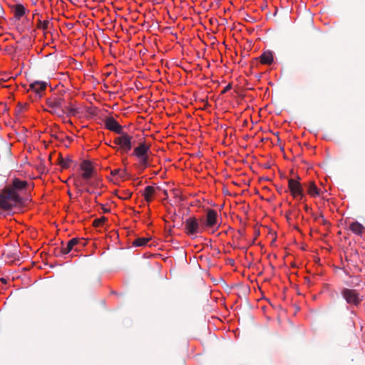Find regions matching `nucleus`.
<instances>
[{"instance_id": "obj_24", "label": "nucleus", "mask_w": 365, "mask_h": 365, "mask_svg": "<svg viewBox=\"0 0 365 365\" xmlns=\"http://www.w3.org/2000/svg\"><path fill=\"white\" fill-rule=\"evenodd\" d=\"M314 220L323 225H326L327 223V221L324 219L322 214H319L318 216L314 217Z\"/></svg>"}, {"instance_id": "obj_29", "label": "nucleus", "mask_w": 365, "mask_h": 365, "mask_svg": "<svg viewBox=\"0 0 365 365\" xmlns=\"http://www.w3.org/2000/svg\"><path fill=\"white\" fill-rule=\"evenodd\" d=\"M0 282H2L3 284H6L7 283V280L4 278H1L0 279Z\"/></svg>"}, {"instance_id": "obj_32", "label": "nucleus", "mask_w": 365, "mask_h": 365, "mask_svg": "<svg viewBox=\"0 0 365 365\" xmlns=\"http://www.w3.org/2000/svg\"><path fill=\"white\" fill-rule=\"evenodd\" d=\"M304 210L306 212H308L309 210V207L307 205H305V206H304Z\"/></svg>"}, {"instance_id": "obj_9", "label": "nucleus", "mask_w": 365, "mask_h": 365, "mask_svg": "<svg viewBox=\"0 0 365 365\" xmlns=\"http://www.w3.org/2000/svg\"><path fill=\"white\" fill-rule=\"evenodd\" d=\"M105 127L115 133H121L123 126L120 125L113 117H108L105 120Z\"/></svg>"}, {"instance_id": "obj_27", "label": "nucleus", "mask_w": 365, "mask_h": 365, "mask_svg": "<svg viewBox=\"0 0 365 365\" xmlns=\"http://www.w3.org/2000/svg\"><path fill=\"white\" fill-rule=\"evenodd\" d=\"M248 123H249L248 120L247 119H245L242 121V126L243 127H247L248 126Z\"/></svg>"}, {"instance_id": "obj_34", "label": "nucleus", "mask_w": 365, "mask_h": 365, "mask_svg": "<svg viewBox=\"0 0 365 365\" xmlns=\"http://www.w3.org/2000/svg\"><path fill=\"white\" fill-rule=\"evenodd\" d=\"M62 116H63V121H64V122H66V117H68V115H66V116H65V115H62Z\"/></svg>"}, {"instance_id": "obj_12", "label": "nucleus", "mask_w": 365, "mask_h": 365, "mask_svg": "<svg viewBox=\"0 0 365 365\" xmlns=\"http://www.w3.org/2000/svg\"><path fill=\"white\" fill-rule=\"evenodd\" d=\"M160 187L147 186L145 187L143 192V196L147 202H150L153 200V197L157 192L160 190Z\"/></svg>"}, {"instance_id": "obj_33", "label": "nucleus", "mask_w": 365, "mask_h": 365, "mask_svg": "<svg viewBox=\"0 0 365 365\" xmlns=\"http://www.w3.org/2000/svg\"><path fill=\"white\" fill-rule=\"evenodd\" d=\"M163 192H164V195L167 197L168 196L167 190H164Z\"/></svg>"}, {"instance_id": "obj_13", "label": "nucleus", "mask_w": 365, "mask_h": 365, "mask_svg": "<svg viewBox=\"0 0 365 365\" xmlns=\"http://www.w3.org/2000/svg\"><path fill=\"white\" fill-rule=\"evenodd\" d=\"M365 227L359 222H353L349 225V230L356 235H360L364 232Z\"/></svg>"}, {"instance_id": "obj_37", "label": "nucleus", "mask_w": 365, "mask_h": 365, "mask_svg": "<svg viewBox=\"0 0 365 365\" xmlns=\"http://www.w3.org/2000/svg\"><path fill=\"white\" fill-rule=\"evenodd\" d=\"M71 110L72 112H76V109H75V108H72Z\"/></svg>"}, {"instance_id": "obj_22", "label": "nucleus", "mask_w": 365, "mask_h": 365, "mask_svg": "<svg viewBox=\"0 0 365 365\" xmlns=\"http://www.w3.org/2000/svg\"><path fill=\"white\" fill-rule=\"evenodd\" d=\"M111 175H118L120 178H124L127 175V173L125 172V170H121L120 169H115L111 171Z\"/></svg>"}, {"instance_id": "obj_31", "label": "nucleus", "mask_w": 365, "mask_h": 365, "mask_svg": "<svg viewBox=\"0 0 365 365\" xmlns=\"http://www.w3.org/2000/svg\"><path fill=\"white\" fill-rule=\"evenodd\" d=\"M84 190H85L86 192L90 193V194H91V193H93V191H91V190L90 189H88V188H86V189H85Z\"/></svg>"}, {"instance_id": "obj_25", "label": "nucleus", "mask_w": 365, "mask_h": 365, "mask_svg": "<svg viewBox=\"0 0 365 365\" xmlns=\"http://www.w3.org/2000/svg\"><path fill=\"white\" fill-rule=\"evenodd\" d=\"M231 88H232V85L230 83L223 89V91H222V93H226L227 91H228Z\"/></svg>"}, {"instance_id": "obj_36", "label": "nucleus", "mask_w": 365, "mask_h": 365, "mask_svg": "<svg viewBox=\"0 0 365 365\" xmlns=\"http://www.w3.org/2000/svg\"><path fill=\"white\" fill-rule=\"evenodd\" d=\"M131 196V194L130 193L128 197H124V199H127Z\"/></svg>"}, {"instance_id": "obj_2", "label": "nucleus", "mask_w": 365, "mask_h": 365, "mask_svg": "<svg viewBox=\"0 0 365 365\" xmlns=\"http://www.w3.org/2000/svg\"><path fill=\"white\" fill-rule=\"evenodd\" d=\"M61 244L62 247L61 248H55L54 250V254L56 256L66 255L72 250L78 251L86 245V242L78 238H73L70 240L66 246H64L63 242H62Z\"/></svg>"}, {"instance_id": "obj_8", "label": "nucleus", "mask_w": 365, "mask_h": 365, "mask_svg": "<svg viewBox=\"0 0 365 365\" xmlns=\"http://www.w3.org/2000/svg\"><path fill=\"white\" fill-rule=\"evenodd\" d=\"M289 189L294 197L298 196L302 199L304 196L301 183L294 179H289L288 181Z\"/></svg>"}, {"instance_id": "obj_21", "label": "nucleus", "mask_w": 365, "mask_h": 365, "mask_svg": "<svg viewBox=\"0 0 365 365\" xmlns=\"http://www.w3.org/2000/svg\"><path fill=\"white\" fill-rule=\"evenodd\" d=\"M107 220L106 217H101L100 218L96 219L93 222V225L96 227H98L103 225V224Z\"/></svg>"}, {"instance_id": "obj_10", "label": "nucleus", "mask_w": 365, "mask_h": 365, "mask_svg": "<svg viewBox=\"0 0 365 365\" xmlns=\"http://www.w3.org/2000/svg\"><path fill=\"white\" fill-rule=\"evenodd\" d=\"M81 169L83 171L82 178L84 180H88L92 176L93 167L90 161L83 160L81 164Z\"/></svg>"}, {"instance_id": "obj_28", "label": "nucleus", "mask_w": 365, "mask_h": 365, "mask_svg": "<svg viewBox=\"0 0 365 365\" xmlns=\"http://www.w3.org/2000/svg\"><path fill=\"white\" fill-rule=\"evenodd\" d=\"M253 115H250V120L252 122V123H257L258 122V120L256 119L255 120L253 118H252Z\"/></svg>"}, {"instance_id": "obj_15", "label": "nucleus", "mask_w": 365, "mask_h": 365, "mask_svg": "<svg viewBox=\"0 0 365 365\" xmlns=\"http://www.w3.org/2000/svg\"><path fill=\"white\" fill-rule=\"evenodd\" d=\"M307 192L312 197H317L319 195V190L314 182H309L307 185Z\"/></svg>"}, {"instance_id": "obj_20", "label": "nucleus", "mask_w": 365, "mask_h": 365, "mask_svg": "<svg viewBox=\"0 0 365 365\" xmlns=\"http://www.w3.org/2000/svg\"><path fill=\"white\" fill-rule=\"evenodd\" d=\"M62 101L61 98H53L48 101V104L51 107H59L61 106Z\"/></svg>"}, {"instance_id": "obj_14", "label": "nucleus", "mask_w": 365, "mask_h": 365, "mask_svg": "<svg viewBox=\"0 0 365 365\" xmlns=\"http://www.w3.org/2000/svg\"><path fill=\"white\" fill-rule=\"evenodd\" d=\"M58 155V164L61 165L62 169L68 168L71 163H73L70 156H67L66 158H63L61 154H59Z\"/></svg>"}, {"instance_id": "obj_38", "label": "nucleus", "mask_w": 365, "mask_h": 365, "mask_svg": "<svg viewBox=\"0 0 365 365\" xmlns=\"http://www.w3.org/2000/svg\"><path fill=\"white\" fill-rule=\"evenodd\" d=\"M83 190L78 189V192H81H81H83Z\"/></svg>"}, {"instance_id": "obj_18", "label": "nucleus", "mask_w": 365, "mask_h": 365, "mask_svg": "<svg viewBox=\"0 0 365 365\" xmlns=\"http://www.w3.org/2000/svg\"><path fill=\"white\" fill-rule=\"evenodd\" d=\"M149 237H138L133 240V245L135 247L145 246L149 241Z\"/></svg>"}, {"instance_id": "obj_4", "label": "nucleus", "mask_w": 365, "mask_h": 365, "mask_svg": "<svg viewBox=\"0 0 365 365\" xmlns=\"http://www.w3.org/2000/svg\"><path fill=\"white\" fill-rule=\"evenodd\" d=\"M203 229V227L200 226L197 219L195 217H190L185 222V232L189 236L201 233Z\"/></svg>"}, {"instance_id": "obj_1", "label": "nucleus", "mask_w": 365, "mask_h": 365, "mask_svg": "<svg viewBox=\"0 0 365 365\" xmlns=\"http://www.w3.org/2000/svg\"><path fill=\"white\" fill-rule=\"evenodd\" d=\"M28 185L26 180L14 178L11 183L6 185L0 192V209L11 210L14 207L24 203L19 192L25 190Z\"/></svg>"}, {"instance_id": "obj_30", "label": "nucleus", "mask_w": 365, "mask_h": 365, "mask_svg": "<svg viewBox=\"0 0 365 365\" xmlns=\"http://www.w3.org/2000/svg\"><path fill=\"white\" fill-rule=\"evenodd\" d=\"M101 206L102 207V208L103 210V212H108L110 211L108 209L104 208L103 205H101Z\"/></svg>"}, {"instance_id": "obj_23", "label": "nucleus", "mask_w": 365, "mask_h": 365, "mask_svg": "<svg viewBox=\"0 0 365 365\" xmlns=\"http://www.w3.org/2000/svg\"><path fill=\"white\" fill-rule=\"evenodd\" d=\"M28 111V106L27 104H21L19 103L17 106V112L18 113H23Z\"/></svg>"}, {"instance_id": "obj_39", "label": "nucleus", "mask_w": 365, "mask_h": 365, "mask_svg": "<svg viewBox=\"0 0 365 365\" xmlns=\"http://www.w3.org/2000/svg\"><path fill=\"white\" fill-rule=\"evenodd\" d=\"M75 185H76V187H78V183H77V182H75Z\"/></svg>"}, {"instance_id": "obj_6", "label": "nucleus", "mask_w": 365, "mask_h": 365, "mask_svg": "<svg viewBox=\"0 0 365 365\" xmlns=\"http://www.w3.org/2000/svg\"><path fill=\"white\" fill-rule=\"evenodd\" d=\"M150 150V146L145 143H140L139 145L134 149L133 154L140 159V163L145 167L148 166L147 153Z\"/></svg>"}, {"instance_id": "obj_19", "label": "nucleus", "mask_w": 365, "mask_h": 365, "mask_svg": "<svg viewBox=\"0 0 365 365\" xmlns=\"http://www.w3.org/2000/svg\"><path fill=\"white\" fill-rule=\"evenodd\" d=\"M51 25L49 20H45V21H41L38 20V28L41 29L43 31H46L50 28V26Z\"/></svg>"}, {"instance_id": "obj_26", "label": "nucleus", "mask_w": 365, "mask_h": 365, "mask_svg": "<svg viewBox=\"0 0 365 365\" xmlns=\"http://www.w3.org/2000/svg\"><path fill=\"white\" fill-rule=\"evenodd\" d=\"M1 106L3 108V110H2L3 113L9 111V108L6 104H1Z\"/></svg>"}, {"instance_id": "obj_3", "label": "nucleus", "mask_w": 365, "mask_h": 365, "mask_svg": "<svg viewBox=\"0 0 365 365\" xmlns=\"http://www.w3.org/2000/svg\"><path fill=\"white\" fill-rule=\"evenodd\" d=\"M120 135V136L116 137L113 140V143L116 145H119L120 149L124 152L128 153L130 151L132 148L133 143H132V139L133 137L129 135L127 133L124 132L123 130H122L121 133H118Z\"/></svg>"}, {"instance_id": "obj_7", "label": "nucleus", "mask_w": 365, "mask_h": 365, "mask_svg": "<svg viewBox=\"0 0 365 365\" xmlns=\"http://www.w3.org/2000/svg\"><path fill=\"white\" fill-rule=\"evenodd\" d=\"M46 81H35L29 85L28 92L32 91L35 93V97L40 98L47 87Z\"/></svg>"}, {"instance_id": "obj_17", "label": "nucleus", "mask_w": 365, "mask_h": 365, "mask_svg": "<svg viewBox=\"0 0 365 365\" xmlns=\"http://www.w3.org/2000/svg\"><path fill=\"white\" fill-rule=\"evenodd\" d=\"M25 13H26V9L23 4H18L15 6L14 14H15L16 18L19 19L21 17H22L25 14Z\"/></svg>"}, {"instance_id": "obj_5", "label": "nucleus", "mask_w": 365, "mask_h": 365, "mask_svg": "<svg viewBox=\"0 0 365 365\" xmlns=\"http://www.w3.org/2000/svg\"><path fill=\"white\" fill-rule=\"evenodd\" d=\"M341 295L348 304L355 306L359 305L363 298L356 289L347 288L342 290Z\"/></svg>"}, {"instance_id": "obj_35", "label": "nucleus", "mask_w": 365, "mask_h": 365, "mask_svg": "<svg viewBox=\"0 0 365 365\" xmlns=\"http://www.w3.org/2000/svg\"><path fill=\"white\" fill-rule=\"evenodd\" d=\"M51 136H52V137H53V138H57V136H56V135H55V134H51Z\"/></svg>"}, {"instance_id": "obj_11", "label": "nucleus", "mask_w": 365, "mask_h": 365, "mask_svg": "<svg viewBox=\"0 0 365 365\" xmlns=\"http://www.w3.org/2000/svg\"><path fill=\"white\" fill-rule=\"evenodd\" d=\"M217 212L214 210H208L206 215L205 226L208 227H213L217 223Z\"/></svg>"}, {"instance_id": "obj_16", "label": "nucleus", "mask_w": 365, "mask_h": 365, "mask_svg": "<svg viewBox=\"0 0 365 365\" xmlns=\"http://www.w3.org/2000/svg\"><path fill=\"white\" fill-rule=\"evenodd\" d=\"M259 58L262 64H271L273 61L272 53L270 51L264 52Z\"/></svg>"}]
</instances>
